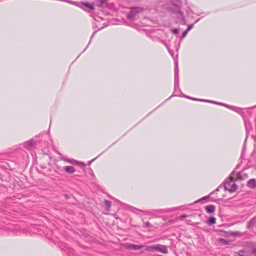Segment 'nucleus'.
<instances>
[{
  "mask_svg": "<svg viewBox=\"0 0 256 256\" xmlns=\"http://www.w3.org/2000/svg\"><path fill=\"white\" fill-rule=\"evenodd\" d=\"M224 186L226 190H228L230 192H236L238 188L237 186L232 178H230L226 181L224 183Z\"/></svg>",
  "mask_w": 256,
  "mask_h": 256,
  "instance_id": "obj_1",
  "label": "nucleus"
},
{
  "mask_svg": "<svg viewBox=\"0 0 256 256\" xmlns=\"http://www.w3.org/2000/svg\"><path fill=\"white\" fill-rule=\"evenodd\" d=\"M142 10L140 8H132L130 12L128 14L127 18L130 20H134L136 17L137 14Z\"/></svg>",
  "mask_w": 256,
  "mask_h": 256,
  "instance_id": "obj_2",
  "label": "nucleus"
},
{
  "mask_svg": "<svg viewBox=\"0 0 256 256\" xmlns=\"http://www.w3.org/2000/svg\"><path fill=\"white\" fill-rule=\"evenodd\" d=\"M174 12L176 16L178 22L182 24H185L186 21L184 18L182 12L180 11L178 8H176V9L174 11Z\"/></svg>",
  "mask_w": 256,
  "mask_h": 256,
  "instance_id": "obj_3",
  "label": "nucleus"
},
{
  "mask_svg": "<svg viewBox=\"0 0 256 256\" xmlns=\"http://www.w3.org/2000/svg\"><path fill=\"white\" fill-rule=\"evenodd\" d=\"M244 246L248 248L251 253L256 256V244L254 242H246L244 244Z\"/></svg>",
  "mask_w": 256,
  "mask_h": 256,
  "instance_id": "obj_4",
  "label": "nucleus"
},
{
  "mask_svg": "<svg viewBox=\"0 0 256 256\" xmlns=\"http://www.w3.org/2000/svg\"><path fill=\"white\" fill-rule=\"evenodd\" d=\"M80 7L84 9V10H86L87 9L90 10H92L94 9V6L92 4H90L89 3H82L80 4Z\"/></svg>",
  "mask_w": 256,
  "mask_h": 256,
  "instance_id": "obj_5",
  "label": "nucleus"
},
{
  "mask_svg": "<svg viewBox=\"0 0 256 256\" xmlns=\"http://www.w3.org/2000/svg\"><path fill=\"white\" fill-rule=\"evenodd\" d=\"M155 249L164 254H166L168 252L166 247L164 246L158 245L156 246Z\"/></svg>",
  "mask_w": 256,
  "mask_h": 256,
  "instance_id": "obj_6",
  "label": "nucleus"
},
{
  "mask_svg": "<svg viewBox=\"0 0 256 256\" xmlns=\"http://www.w3.org/2000/svg\"><path fill=\"white\" fill-rule=\"evenodd\" d=\"M126 246L129 249H132V250H140L142 247V246H140V245L128 244H126Z\"/></svg>",
  "mask_w": 256,
  "mask_h": 256,
  "instance_id": "obj_7",
  "label": "nucleus"
},
{
  "mask_svg": "<svg viewBox=\"0 0 256 256\" xmlns=\"http://www.w3.org/2000/svg\"><path fill=\"white\" fill-rule=\"evenodd\" d=\"M178 64H176V66L174 69V83L176 84H178Z\"/></svg>",
  "mask_w": 256,
  "mask_h": 256,
  "instance_id": "obj_8",
  "label": "nucleus"
},
{
  "mask_svg": "<svg viewBox=\"0 0 256 256\" xmlns=\"http://www.w3.org/2000/svg\"><path fill=\"white\" fill-rule=\"evenodd\" d=\"M64 170L68 174H73L75 172V168L72 166H66L64 168Z\"/></svg>",
  "mask_w": 256,
  "mask_h": 256,
  "instance_id": "obj_9",
  "label": "nucleus"
},
{
  "mask_svg": "<svg viewBox=\"0 0 256 256\" xmlns=\"http://www.w3.org/2000/svg\"><path fill=\"white\" fill-rule=\"evenodd\" d=\"M34 144V142L33 140H31L28 141L24 143V146L26 148L28 149H30V148H32Z\"/></svg>",
  "mask_w": 256,
  "mask_h": 256,
  "instance_id": "obj_10",
  "label": "nucleus"
},
{
  "mask_svg": "<svg viewBox=\"0 0 256 256\" xmlns=\"http://www.w3.org/2000/svg\"><path fill=\"white\" fill-rule=\"evenodd\" d=\"M215 206L214 205H209L206 207V211L208 213H212L214 212Z\"/></svg>",
  "mask_w": 256,
  "mask_h": 256,
  "instance_id": "obj_11",
  "label": "nucleus"
},
{
  "mask_svg": "<svg viewBox=\"0 0 256 256\" xmlns=\"http://www.w3.org/2000/svg\"><path fill=\"white\" fill-rule=\"evenodd\" d=\"M218 242L224 244H230L231 241L229 240H226L223 238H219L218 239Z\"/></svg>",
  "mask_w": 256,
  "mask_h": 256,
  "instance_id": "obj_12",
  "label": "nucleus"
},
{
  "mask_svg": "<svg viewBox=\"0 0 256 256\" xmlns=\"http://www.w3.org/2000/svg\"><path fill=\"white\" fill-rule=\"evenodd\" d=\"M247 185L248 187L254 188L256 185V180L254 179H251L248 182Z\"/></svg>",
  "mask_w": 256,
  "mask_h": 256,
  "instance_id": "obj_13",
  "label": "nucleus"
},
{
  "mask_svg": "<svg viewBox=\"0 0 256 256\" xmlns=\"http://www.w3.org/2000/svg\"><path fill=\"white\" fill-rule=\"evenodd\" d=\"M194 27V24H192L190 26H188V28H187L186 30V31H184L182 34V38H184L185 36H186L188 32L191 30L192 28Z\"/></svg>",
  "mask_w": 256,
  "mask_h": 256,
  "instance_id": "obj_14",
  "label": "nucleus"
},
{
  "mask_svg": "<svg viewBox=\"0 0 256 256\" xmlns=\"http://www.w3.org/2000/svg\"><path fill=\"white\" fill-rule=\"evenodd\" d=\"M238 256H248V254L244 250H240L238 253Z\"/></svg>",
  "mask_w": 256,
  "mask_h": 256,
  "instance_id": "obj_15",
  "label": "nucleus"
},
{
  "mask_svg": "<svg viewBox=\"0 0 256 256\" xmlns=\"http://www.w3.org/2000/svg\"><path fill=\"white\" fill-rule=\"evenodd\" d=\"M228 233L230 234L232 236H238L240 235V232L238 231H234V232L230 231Z\"/></svg>",
  "mask_w": 256,
  "mask_h": 256,
  "instance_id": "obj_16",
  "label": "nucleus"
},
{
  "mask_svg": "<svg viewBox=\"0 0 256 256\" xmlns=\"http://www.w3.org/2000/svg\"><path fill=\"white\" fill-rule=\"evenodd\" d=\"M104 204L106 207L107 210H108L109 208L111 206V202L108 200H106L104 202Z\"/></svg>",
  "mask_w": 256,
  "mask_h": 256,
  "instance_id": "obj_17",
  "label": "nucleus"
},
{
  "mask_svg": "<svg viewBox=\"0 0 256 256\" xmlns=\"http://www.w3.org/2000/svg\"><path fill=\"white\" fill-rule=\"evenodd\" d=\"M216 218H210L208 220V224H212L216 222Z\"/></svg>",
  "mask_w": 256,
  "mask_h": 256,
  "instance_id": "obj_18",
  "label": "nucleus"
},
{
  "mask_svg": "<svg viewBox=\"0 0 256 256\" xmlns=\"http://www.w3.org/2000/svg\"><path fill=\"white\" fill-rule=\"evenodd\" d=\"M172 34H176L178 33L179 28H174L172 30Z\"/></svg>",
  "mask_w": 256,
  "mask_h": 256,
  "instance_id": "obj_19",
  "label": "nucleus"
},
{
  "mask_svg": "<svg viewBox=\"0 0 256 256\" xmlns=\"http://www.w3.org/2000/svg\"><path fill=\"white\" fill-rule=\"evenodd\" d=\"M66 162L70 163V164H76V163H78V162L76 160H69V159H68V160H66Z\"/></svg>",
  "mask_w": 256,
  "mask_h": 256,
  "instance_id": "obj_20",
  "label": "nucleus"
},
{
  "mask_svg": "<svg viewBox=\"0 0 256 256\" xmlns=\"http://www.w3.org/2000/svg\"><path fill=\"white\" fill-rule=\"evenodd\" d=\"M66 162L70 163V164H76V163H78V162L76 160H69V159H68V160H66Z\"/></svg>",
  "mask_w": 256,
  "mask_h": 256,
  "instance_id": "obj_21",
  "label": "nucleus"
},
{
  "mask_svg": "<svg viewBox=\"0 0 256 256\" xmlns=\"http://www.w3.org/2000/svg\"><path fill=\"white\" fill-rule=\"evenodd\" d=\"M248 224H256V218L252 220Z\"/></svg>",
  "mask_w": 256,
  "mask_h": 256,
  "instance_id": "obj_22",
  "label": "nucleus"
},
{
  "mask_svg": "<svg viewBox=\"0 0 256 256\" xmlns=\"http://www.w3.org/2000/svg\"><path fill=\"white\" fill-rule=\"evenodd\" d=\"M201 101H202V102H211V103H214V104H218V102H214V101H212V100H200Z\"/></svg>",
  "mask_w": 256,
  "mask_h": 256,
  "instance_id": "obj_23",
  "label": "nucleus"
},
{
  "mask_svg": "<svg viewBox=\"0 0 256 256\" xmlns=\"http://www.w3.org/2000/svg\"><path fill=\"white\" fill-rule=\"evenodd\" d=\"M218 104H220V105L224 106H226V108H230L231 107V106H228V104H224L218 103Z\"/></svg>",
  "mask_w": 256,
  "mask_h": 256,
  "instance_id": "obj_24",
  "label": "nucleus"
},
{
  "mask_svg": "<svg viewBox=\"0 0 256 256\" xmlns=\"http://www.w3.org/2000/svg\"><path fill=\"white\" fill-rule=\"evenodd\" d=\"M186 98H190V99H191V100H199V101H201L200 99H198V98H190V96H185Z\"/></svg>",
  "mask_w": 256,
  "mask_h": 256,
  "instance_id": "obj_25",
  "label": "nucleus"
},
{
  "mask_svg": "<svg viewBox=\"0 0 256 256\" xmlns=\"http://www.w3.org/2000/svg\"><path fill=\"white\" fill-rule=\"evenodd\" d=\"M187 217H188L187 215L184 214V215H182V216H180L178 217V218L179 219H182V218H187Z\"/></svg>",
  "mask_w": 256,
  "mask_h": 256,
  "instance_id": "obj_26",
  "label": "nucleus"
},
{
  "mask_svg": "<svg viewBox=\"0 0 256 256\" xmlns=\"http://www.w3.org/2000/svg\"><path fill=\"white\" fill-rule=\"evenodd\" d=\"M230 109H231L233 110H234V111H236V110L238 109V108L236 107H235V106H231V107L230 108Z\"/></svg>",
  "mask_w": 256,
  "mask_h": 256,
  "instance_id": "obj_27",
  "label": "nucleus"
},
{
  "mask_svg": "<svg viewBox=\"0 0 256 256\" xmlns=\"http://www.w3.org/2000/svg\"><path fill=\"white\" fill-rule=\"evenodd\" d=\"M230 109H231L233 110H234V111H236V110L238 109V108L236 107H235V106H231V107L230 108Z\"/></svg>",
  "mask_w": 256,
  "mask_h": 256,
  "instance_id": "obj_28",
  "label": "nucleus"
},
{
  "mask_svg": "<svg viewBox=\"0 0 256 256\" xmlns=\"http://www.w3.org/2000/svg\"><path fill=\"white\" fill-rule=\"evenodd\" d=\"M107 0H101L102 4H104L105 2H106Z\"/></svg>",
  "mask_w": 256,
  "mask_h": 256,
  "instance_id": "obj_29",
  "label": "nucleus"
},
{
  "mask_svg": "<svg viewBox=\"0 0 256 256\" xmlns=\"http://www.w3.org/2000/svg\"><path fill=\"white\" fill-rule=\"evenodd\" d=\"M252 226L253 225H250V224L247 225V228H252Z\"/></svg>",
  "mask_w": 256,
  "mask_h": 256,
  "instance_id": "obj_30",
  "label": "nucleus"
},
{
  "mask_svg": "<svg viewBox=\"0 0 256 256\" xmlns=\"http://www.w3.org/2000/svg\"><path fill=\"white\" fill-rule=\"evenodd\" d=\"M208 197V196H204L201 200H205L206 198Z\"/></svg>",
  "mask_w": 256,
  "mask_h": 256,
  "instance_id": "obj_31",
  "label": "nucleus"
},
{
  "mask_svg": "<svg viewBox=\"0 0 256 256\" xmlns=\"http://www.w3.org/2000/svg\"><path fill=\"white\" fill-rule=\"evenodd\" d=\"M77 164H80V165H84V164L82 162H78V163H76Z\"/></svg>",
  "mask_w": 256,
  "mask_h": 256,
  "instance_id": "obj_32",
  "label": "nucleus"
},
{
  "mask_svg": "<svg viewBox=\"0 0 256 256\" xmlns=\"http://www.w3.org/2000/svg\"><path fill=\"white\" fill-rule=\"evenodd\" d=\"M246 139H247V137H246V139H245V140H244V144H246Z\"/></svg>",
  "mask_w": 256,
  "mask_h": 256,
  "instance_id": "obj_33",
  "label": "nucleus"
},
{
  "mask_svg": "<svg viewBox=\"0 0 256 256\" xmlns=\"http://www.w3.org/2000/svg\"><path fill=\"white\" fill-rule=\"evenodd\" d=\"M169 50V52H170V54L171 55H172V52H170V50Z\"/></svg>",
  "mask_w": 256,
  "mask_h": 256,
  "instance_id": "obj_34",
  "label": "nucleus"
},
{
  "mask_svg": "<svg viewBox=\"0 0 256 256\" xmlns=\"http://www.w3.org/2000/svg\"><path fill=\"white\" fill-rule=\"evenodd\" d=\"M169 50V52H170V54L171 55H172V52H170V50Z\"/></svg>",
  "mask_w": 256,
  "mask_h": 256,
  "instance_id": "obj_35",
  "label": "nucleus"
},
{
  "mask_svg": "<svg viewBox=\"0 0 256 256\" xmlns=\"http://www.w3.org/2000/svg\"><path fill=\"white\" fill-rule=\"evenodd\" d=\"M169 50V52H170V54L171 55H172V52H170V50Z\"/></svg>",
  "mask_w": 256,
  "mask_h": 256,
  "instance_id": "obj_36",
  "label": "nucleus"
},
{
  "mask_svg": "<svg viewBox=\"0 0 256 256\" xmlns=\"http://www.w3.org/2000/svg\"><path fill=\"white\" fill-rule=\"evenodd\" d=\"M199 20H200V18H198V20H196L195 22L196 23Z\"/></svg>",
  "mask_w": 256,
  "mask_h": 256,
  "instance_id": "obj_37",
  "label": "nucleus"
},
{
  "mask_svg": "<svg viewBox=\"0 0 256 256\" xmlns=\"http://www.w3.org/2000/svg\"><path fill=\"white\" fill-rule=\"evenodd\" d=\"M65 1L66 2H70L69 0H66Z\"/></svg>",
  "mask_w": 256,
  "mask_h": 256,
  "instance_id": "obj_38",
  "label": "nucleus"
},
{
  "mask_svg": "<svg viewBox=\"0 0 256 256\" xmlns=\"http://www.w3.org/2000/svg\"><path fill=\"white\" fill-rule=\"evenodd\" d=\"M216 190L218 191V188L216 189Z\"/></svg>",
  "mask_w": 256,
  "mask_h": 256,
  "instance_id": "obj_39",
  "label": "nucleus"
},
{
  "mask_svg": "<svg viewBox=\"0 0 256 256\" xmlns=\"http://www.w3.org/2000/svg\"><path fill=\"white\" fill-rule=\"evenodd\" d=\"M93 35H94V33L92 34V37L93 36Z\"/></svg>",
  "mask_w": 256,
  "mask_h": 256,
  "instance_id": "obj_40",
  "label": "nucleus"
},
{
  "mask_svg": "<svg viewBox=\"0 0 256 256\" xmlns=\"http://www.w3.org/2000/svg\"><path fill=\"white\" fill-rule=\"evenodd\" d=\"M93 35H94V33L92 34V37L93 36Z\"/></svg>",
  "mask_w": 256,
  "mask_h": 256,
  "instance_id": "obj_41",
  "label": "nucleus"
},
{
  "mask_svg": "<svg viewBox=\"0 0 256 256\" xmlns=\"http://www.w3.org/2000/svg\"><path fill=\"white\" fill-rule=\"evenodd\" d=\"M223 226V225H222V224H220V226Z\"/></svg>",
  "mask_w": 256,
  "mask_h": 256,
  "instance_id": "obj_42",
  "label": "nucleus"
}]
</instances>
